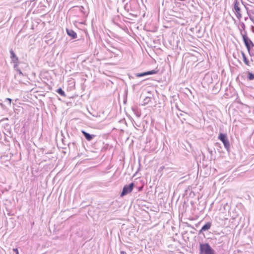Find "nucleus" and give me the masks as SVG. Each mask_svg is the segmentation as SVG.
<instances>
[{
  "mask_svg": "<svg viewBox=\"0 0 254 254\" xmlns=\"http://www.w3.org/2000/svg\"><path fill=\"white\" fill-rule=\"evenodd\" d=\"M200 254H214V251L208 243L200 245Z\"/></svg>",
  "mask_w": 254,
  "mask_h": 254,
  "instance_id": "1",
  "label": "nucleus"
},
{
  "mask_svg": "<svg viewBox=\"0 0 254 254\" xmlns=\"http://www.w3.org/2000/svg\"><path fill=\"white\" fill-rule=\"evenodd\" d=\"M218 138L223 143L225 148L227 151L229 150L230 144L227 136L226 134L220 133L219 134Z\"/></svg>",
  "mask_w": 254,
  "mask_h": 254,
  "instance_id": "2",
  "label": "nucleus"
},
{
  "mask_svg": "<svg viewBox=\"0 0 254 254\" xmlns=\"http://www.w3.org/2000/svg\"><path fill=\"white\" fill-rule=\"evenodd\" d=\"M241 34L243 37V39L246 47H247V49L249 51L251 48L250 45H251L252 46H254V44L247 36L246 31H244V33H243L242 31L241 30Z\"/></svg>",
  "mask_w": 254,
  "mask_h": 254,
  "instance_id": "3",
  "label": "nucleus"
},
{
  "mask_svg": "<svg viewBox=\"0 0 254 254\" xmlns=\"http://www.w3.org/2000/svg\"><path fill=\"white\" fill-rule=\"evenodd\" d=\"M133 187L134 184L133 183H130L128 185L125 186L121 194V196H123L130 192L132 191Z\"/></svg>",
  "mask_w": 254,
  "mask_h": 254,
  "instance_id": "4",
  "label": "nucleus"
},
{
  "mask_svg": "<svg viewBox=\"0 0 254 254\" xmlns=\"http://www.w3.org/2000/svg\"><path fill=\"white\" fill-rule=\"evenodd\" d=\"M234 8L237 18L240 19L242 18V15L241 13V9L239 7V3L237 0H235Z\"/></svg>",
  "mask_w": 254,
  "mask_h": 254,
  "instance_id": "5",
  "label": "nucleus"
},
{
  "mask_svg": "<svg viewBox=\"0 0 254 254\" xmlns=\"http://www.w3.org/2000/svg\"><path fill=\"white\" fill-rule=\"evenodd\" d=\"M10 58L11 59V61L13 63L15 64L14 65V68H16L17 66V64L18 61V58L16 56V55L15 54V53H14L12 49H11L10 50Z\"/></svg>",
  "mask_w": 254,
  "mask_h": 254,
  "instance_id": "6",
  "label": "nucleus"
},
{
  "mask_svg": "<svg viewBox=\"0 0 254 254\" xmlns=\"http://www.w3.org/2000/svg\"><path fill=\"white\" fill-rule=\"evenodd\" d=\"M157 71L155 70H150L149 71L141 73H136L135 74V76L137 77H142L145 75H150V74H153L156 73Z\"/></svg>",
  "mask_w": 254,
  "mask_h": 254,
  "instance_id": "7",
  "label": "nucleus"
},
{
  "mask_svg": "<svg viewBox=\"0 0 254 254\" xmlns=\"http://www.w3.org/2000/svg\"><path fill=\"white\" fill-rule=\"evenodd\" d=\"M81 132L84 135L85 138L89 141H91L95 136V135L90 134L83 130L81 131Z\"/></svg>",
  "mask_w": 254,
  "mask_h": 254,
  "instance_id": "8",
  "label": "nucleus"
},
{
  "mask_svg": "<svg viewBox=\"0 0 254 254\" xmlns=\"http://www.w3.org/2000/svg\"><path fill=\"white\" fill-rule=\"evenodd\" d=\"M67 34L70 37H72V39H75L77 37L76 33L71 29H66Z\"/></svg>",
  "mask_w": 254,
  "mask_h": 254,
  "instance_id": "9",
  "label": "nucleus"
},
{
  "mask_svg": "<svg viewBox=\"0 0 254 254\" xmlns=\"http://www.w3.org/2000/svg\"><path fill=\"white\" fill-rule=\"evenodd\" d=\"M211 226V222H207L201 228V230H200V233L208 230L210 228Z\"/></svg>",
  "mask_w": 254,
  "mask_h": 254,
  "instance_id": "10",
  "label": "nucleus"
},
{
  "mask_svg": "<svg viewBox=\"0 0 254 254\" xmlns=\"http://www.w3.org/2000/svg\"><path fill=\"white\" fill-rule=\"evenodd\" d=\"M248 74V78L249 80H251L254 79V74L250 72H249Z\"/></svg>",
  "mask_w": 254,
  "mask_h": 254,
  "instance_id": "11",
  "label": "nucleus"
},
{
  "mask_svg": "<svg viewBox=\"0 0 254 254\" xmlns=\"http://www.w3.org/2000/svg\"><path fill=\"white\" fill-rule=\"evenodd\" d=\"M57 92L60 94L61 96H65V93H64V92L62 90V88H59L58 90H57Z\"/></svg>",
  "mask_w": 254,
  "mask_h": 254,
  "instance_id": "12",
  "label": "nucleus"
},
{
  "mask_svg": "<svg viewBox=\"0 0 254 254\" xmlns=\"http://www.w3.org/2000/svg\"><path fill=\"white\" fill-rule=\"evenodd\" d=\"M245 25L244 23H242L240 24V28H239L240 31H241V30H242V32H243V33H244V31H245Z\"/></svg>",
  "mask_w": 254,
  "mask_h": 254,
  "instance_id": "13",
  "label": "nucleus"
},
{
  "mask_svg": "<svg viewBox=\"0 0 254 254\" xmlns=\"http://www.w3.org/2000/svg\"><path fill=\"white\" fill-rule=\"evenodd\" d=\"M243 58H244V62L245 63V64L249 65V61L246 58L245 55L244 54H243Z\"/></svg>",
  "mask_w": 254,
  "mask_h": 254,
  "instance_id": "14",
  "label": "nucleus"
},
{
  "mask_svg": "<svg viewBox=\"0 0 254 254\" xmlns=\"http://www.w3.org/2000/svg\"><path fill=\"white\" fill-rule=\"evenodd\" d=\"M150 98L149 97H146L144 100V104H147L148 103H149L150 101Z\"/></svg>",
  "mask_w": 254,
  "mask_h": 254,
  "instance_id": "15",
  "label": "nucleus"
},
{
  "mask_svg": "<svg viewBox=\"0 0 254 254\" xmlns=\"http://www.w3.org/2000/svg\"><path fill=\"white\" fill-rule=\"evenodd\" d=\"M5 101H8V104H10L11 102V99L10 98H6Z\"/></svg>",
  "mask_w": 254,
  "mask_h": 254,
  "instance_id": "16",
  "label": "nucleus"
},
{
  "mask_svg": "<svg viewBox=\"0 0 254 254\" xmlns=\"http://www.w3.org/2000/svg\"><path fill=\"white\" fill-rule=\"evenodd\" d=\"M13 251L16 253V254H18V251L17 249L15 248L13 249Z\"/></svg>",
  "mask_w": 254,
  "mask_h": 254,
  "instance_id": "17",
  "label": "nucleus"
},
{
  "mask_svg": "<svg viewBox=\"0 0 254 254\" xmlns=\"http://www.w3.org/2000/svg\"><path fill=\"white\" fill-rule=\"evenodd\" d=\"M121 254H127L126 252L121 251L120 253Z\"/></svg>",
  "mask_w": 254,
  "mask_h": 254,
  "instance_id": "18",
  "label": "nucleus"
},
{
  "mask_svg": "<svg viewBox=\"0 0 254 254\" xmlns=\"http://www.w3.org/2000/svg\"><path fill=\"white\" fill-rule=\"evenodd\" d=\"M17 70L18 71L19 74H22V72L20 70Z\"/></svg>",
  "mask_w": 254,
  "mask_h": 254,
  "instance_id": "19",
  "label": "nucleus"
},
{
  "mask_svg": "<svg viewBox=\"0 0 254 254\" xmlns=\"http://www.w3.org/2000/svg\"><path fill=\"white\" fill-rule=\"evenodd\" d=\"M250 12V11H247V13H248V14L249 15L250 14H249V12Z\"/></svg>",
  "mask_w": 254,
  "mask_h": 254,
  "instance_id": "20",
  "label": "nucleus"
},
{
  "mask_svg": "<svg viewBox=\"0 0 254 254\" xmlns=\"http://www.w3.org/2000/svg\"><path fill=\"white\" fill-rule=\"evenodd\" d=\"M137 116H138V117H140V115H139V114H138V115H137Z\"/></svg>",
  "mask_w": 254,
  "mask_h": 254,
  "instance_id": "21",
  "label": "nucleus"
},
{
  "mask_svg": "<svg viewBox=\"0 0 254 254\" xmlns=\"http://www.w3.org/2000/svg\"><path fill=\"white\" fill-rule=\"evenodd\" d=\"M248 1H250V2H251L250 0H248Z\"/></svg>",
  "mask_w": 254,
  "mask_h": 254,
  "instance_id": "22",
  "label": "nucleus"
}]
</instances>
